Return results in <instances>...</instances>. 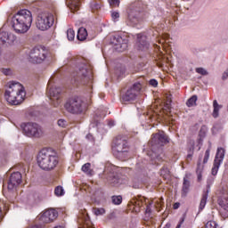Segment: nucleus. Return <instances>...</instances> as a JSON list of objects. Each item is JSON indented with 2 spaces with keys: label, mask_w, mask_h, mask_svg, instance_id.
<instances>
[{
  "label": "nucleus",
  "mask_w": 228,
  "mask_h": 228,
  "mask_svg": "<svg viewBox=\"0 0 228 228\" xmlns=\"http://www.w3.org/2000/svg\"><path fill=\"white\" fill-rule=\"evenodd\" d=\"M110 6H118L120 4V0H109Z\"/></svg>",
  "instance_id": "obj_38"
},
{
  "label": "nucleus",
  "mask_w": 228,
  "mask_h": 228,
  "mask_svg": "<svg viewBox=\"0 0 228 228\" xmlns=\"http://www.w3.org/2000/svg\"><path fill=\"white\" fill-rule=\"evenodd\" d=\"M92 77H94L92 75V66L86 61L78 63L75 77L76 81L82 83V85H86V83L92 81Z\"/></svg>",
  "instance_id": "obj_4"
},
{
  "label": "nucleus",
  "mask_w": 228,
  "mask_h": 228,
  "mask_svg": "<svg viewBox=\"0 0 228 228\" xmlns=\"http://www.w3.org/2000/svg\"><path fill=\"white\" fill-rule=\"evenodd\" d=\"M186 106L188 108H193V106H197V95L191 96L186 102Z\"/></svg>",
  "instance_id": "obj_25"
},
{
  "label": "nucleus",
  "mask_w": 228,
  "mask_h": 228,
  "mask_svg": "<svg viewBox=\"0 0 228 228\" xmlns=\"http://www.w3.org/2000/svg\"><path fill=\"white\" fill-rule=\"evenodd\" d=\"M111 200L113 204H115L116 206H118L122 204V196H112Z\"/></svg>",
  "instance_id": "obj_30"
},
{
  "label": "nucleus",
  "mask_w": 228,
  "mask_h": 228,
  "mask_svg": "<svg viewBox=\"0 0 228 228\" xmlns=\"http://www.w3.org/2000/svg\"><path fill=\"white\" fill-rule=\"evenodd\" d=\"M119 53H122L123 51H126L127 49V44L122 43L121 45H117L116 48Z\"/></svg>",
  "instance_id": "obj_33"
},
{
  "label": "nucleus",
  "mask_w": 228,
  "mask_h": 228,
  "mask_svg": "<svg viewBox=\"0 0 228 228\" xmlns=\"http://www.w3.org/2000/svg\"><path fill=\"white\" fill-rule=\"evenodd\" d=\"M140 90H142V84L135 83L133 87L128 89L126 93L122 96V101L124 102H129L130 101H134L136 99V95L140 94Z\"/></svg>",
  "instance_id": "obj_11"
},
{
  "label": "nucleus",
  "mask_w": 228,
  "mask_h": 228,
  "mask_svg": "<svg viewBox=\"0 0 228 228\" xmlns=\"http://www.w3.org/2000/svg\"><path fill=\"white\" fill-rule=\"evenodd\" d=\"M151 156H152V158H154V154H152Z\"/></svg>",
  "instance_id": "obj_49"
},
{
  "label": "nucleus",
  "mask_w": 228,
  "mask_h": 228,
  "mask_svg": "<svg viewBox=\"0 0 228 228\" xmlns=\"http://www.w3.org/2000/svg\"><path fill=\"white\" fill-rule=\"evenodd\" d=\"M111 17L115 20L118 19V17H120V14H118V12H113L111 13Z\"/></svg>",
  "instance_id": "obj_41"
},
{
  "label": "nucleus",
  "mask_w": 228,
  "mask_h": 228,
  "mask_svg": "<svg viewBox=\"0 0 228 228\" xmlns=\"http://www.w3.org/2000/svg\"><path fill=\"white\" fill-rule=\"evenodd\" d=\"M205 228H218V224L215 221H208L206 224Z\"/></svg>",
  "instance_id": "obj_35"
},
{
  "label": "nucleus",
  "mask_w": 228,
  "mask_h": 228,
  "mask_svg": "<svg viewBox=\"0 0 228 228\" xmlns=\"http://www.w3.org/2000/svg\"><path fill=\"white\" fill-rule=\"evenodd\" d=\"M213 113H212V117H214V118H218V113L220 111V110H222V105L218 104V102H216V100H215L213 102Z\"/></svg>",
  "instance_id": "obj_23"
},
{
  "label": "nucleus",
  "mask_w": 228,
  "mask_h": 228,
  "mask_svg": "<svg viewBox=\"0 0 228 228\" xmlns=\"http://www.w3.org/2000/svg\"><path fill=\"white\" fill-rule=\"evenodd\" d=\"M211 152V148H208L206 151H205V155H204V159H203V165H206V163H208V161H209V154Z\"/></svg>",
  "instance_id": "obj_32"
},
{
  "label": "nucleus",
  "mask_w": 228,
  "mask_h": 228,
  "mask_svg": "<svg viewBox=\"0 0 228 228\" xmlns=\"http://www.w3.org/2000/svg\"><path fill=\"white\" fill-rule=\"evenodd\" d=\"M168 37H169L168 34H164L162 37V39L159 40V44H161V45L165 47V42L168 40Z\"/></svg>",
  "instance_id": "obj_36"
},
{
  "label": "nucleus",
  "mask_w": 228,
  "mask_h": 228,
  "mask_svg": "<svg viewBox=\"0 0 228 228\" xmlns=\"http://www.w3.org/2000/svg\"><path fill=\"white\" fill-rule=\"evenodd\" d=\"M54 193L56 197H63V195H65V191L63 190V187L57 186L54 190Z\"/></svg>",
  "instance_id": "obj_29"
},
{
  "label": "nucleus",
  "mask_w": 228,
  "mask_h": 228,
  "mask_svg": "<svg viewBox=\"0 0 228 228\" xmlns=\"http://www.w3.org/2000/svg\"><path fill=\"white\" fill-rule=\"evenodd\" d=\"M92 165L90 163H86L82 166V172L87 175H94V170L92 169Z\"/></svg>",
  "instance_id": "obj_24"
},
{
  "label": "nucleus",
  "mask_w": 228,
  "mask_h": 228,
  "mask_svg": "<svg viewBox=\"0 0 228 228\" xmlns=\"http://www.w3.org/2000/svg\"><path fill=\"white\" fill-rule=\"evenodd\" d=\"M208 202V192H205L202 195L200 203V211H202V209H204V208H206V203Z\"/></svg>",
  "instance_id": "obj_26"
},
{
  "label": "nucleus",
  "mask_w": 228,
  "mask_h": 228,
  "mask_svg": "<svg viewBox=\"0 0 228 228\" xmlns=\"http://www.w3.org/2000/svg\"><path fill=\"white\" fill-rule=\"evenodd\" d=\"M128 145L127 141L125 139H122L120 137H117L114 141L113 150L116 152H118L119 154H122V152H127L128 151Z\"/></svg>",
  "instance_id": "obj_15"
},
{
  "label": "nucleus",
  "mask_w": 228,
  "mask_h": 228,
  "mask_svg": "<svg viewBox=\"0 0 228 228\" xmlns=\"http://www.w3.org/2000/svg\"><path fill=\"white\" fill-rule=\"evenodd\" d=\"M58 218V211L54 208H50L45 210L43 214H41L39 220L43 224H51V222H54Z\"/></svg>",
  "instance_id": "obj_13"
},
{
  "label": "nucleus",
  "mask_w": 228,
  "mask_h": 228,
  "mask_svg": "<svg viewBox=\"0 0 228 228\" xmlns=\"http://www.w3.org/2000/svg\"><path fill=\"white\" fill-rule=\"evenodd\" d=\"M37 165L42 170H53L58 165V157L48 150H42L37 155Z\"/></svg>",
  "instance_id": "obj_3"
},
{
  "label": "nucleus",
  "mask_w": 228,
  "mask_h": 228,
  "mask_svg": "<svg viewBox=\"0 0 228 228\" xmlns=\"http://www.w3.org/2000/svg\"><path fill=\"white\" fill-rule=\"evenodd\" d=\"M21 127L27 136H35L36 138L42 136V127L37 123H24L21 125Z\"/></svg>",
  "instance_id": "obj_10"
},
{
  "label": "nucleus",
  "mask_w": 228,
  "mask_h": 228,
  "mask_svg": "<svg viewBox=\"0 0 228 228\" xmlns=\"http://www.w3.org/2000/svg\"><path fill=\"white\" fill-rule=\"evenodd\" d=\"M170 104H172V99L167 98L166 102V105H167V108H168V110L170 109Z\"/></svg>",
  "instance_id": "obj_43"
},
{
  "label": "nucleus",
  "mask_w": 228,
  "mask_h": 228,
  "mask_svg": "<svg viewBox=\"0 0 228 228\" xmlns=\"http://www.w3.org/2000/svg\"><path fill=\"white\" fill-rule=\"evenodd\" d=\"M20 183H22V175L20 172L12 173L10 176L7 188L10 191H13V190H17Z\"/></svg>",
  "instance_id": "obj_14"
},
{
  "label": "nucleus",
  "mask_w": 228,
  "mask_h": 228,
  "mask_svg": "<svg viewBox=\"0 0 228 228\" xmlns=\"http://www.w3.org/2000/svg\"><path fill=\"white\" fill-rule=\"evenodd\" d=\"M64 108L69 113L81 115L85 111V103L79 98H72L64 104Z\"/></svg>",
  "instance_id": "obj_5"
},
{
  "label": "nucleus",
  "mask_w": 228,
  "mask_h": 228,
  "mask_svg": "<svg viewBox=\"0 0 228 228\" xmlns=\"http://www.w3.org/2000/svg\"><path fill=\"white\" fill-rule=\"evenodd\" d=\"M67 4L71 12H77L79 6H81L79 0H67Z\"/></svg>",
  "instance_id": "obj_18"
},
{
  "label": "nucleus",
  "mask_w": 228,
  "mask_h": 228,
  "mask_svg": "<svg viewBox=\"0 0 228 228\" xmlns=\"http://www.w3.org/2000/svg\"><path fill=\"white\" fill-rule=\"evenodd\" d=\"M61 89L60 87L53 86V82H48L47 95L51 101V105L54 108H58L61 104Z\"/></svg>",
  "instance_id": "obj_6"
},
{
  "label": "nucleus",
  "mask_w": 228,
  "mask_h": 228,
  "mask_svg": "<svg viewBox=\"0 0 228 228\" xmlns=\"http://www.w3.org/2000/svg\"><path fill=\"white\" fill-rule=\"evenodd\" d=\"M54 24V15L51 13H43L37 17L36 26L40 31H47Z\"/></svg>",
  "instance_id": "obj_7"
},
{
  "label": "nucleus",
  "mask_w": 228,
  "mask_h": 228,
  "mask_svg": "<svg viewBox=\"0 0 228 228\" xmlns=\"http://www.w3.org/2000/svg\"><path fill=\"white\" fill-rule=\"evenodd\" d=\"M151 206H152V202H150L149 205H147L146 213H151Z\"/></svg>",
  "instance_id": "obj_44"
},
{
  "label": "nucleus",
  "mask_w": 228,
  "mask_h": 228,
  "mask_svg": "<svg viewBox=\"0 0 228 228\" xmlns=\"http://www.w3.org/2000/svg\"><path fill=\"white\" fill-rule=\"evenodd\" d=\"M150 117V118H152V116H149Z\"/></svg>",
  "instance_id": "obj_48"
},
{
  "label": "nucleus",
  "mask_w": 228,
  "mask_h": 228,
  "mask_svg": "<svg viewBox=\"0 0 228 228\" xmlns=\"http://www.w3.org/2000/svg\"><path fill=\"white\" fill-rule=\"evenodd\" d=\"M202 170H204V165L200 163V161L198 162L196 172L198 175L202 174ZM199 179H200V175H199Z\"/></svg>",
  "instance_id": "obj_34"
},
{
  "label": "nucleus",
  "mask_w": 228,
  "mask_h": 228,
  "mask_svg": "<svg viewBox=\"0 0 228 228\" xmlns=\"http://www.w3.org/2000/svg\"><path fill=\"white\" fill-rule=\"evenodd\" d=\"M150 85L151 86H153L154 88H156V86H158V80H156V79L150 80Z\"/></svg>",
  "instance_id": "obj_40"
},
{
  "label": "nucleus",
  "mask_w": 228,
  "mask_h": 228,
  "mask_svg": "<svg viewBox=\"0 0 228 228\" xmlns=\"http://www.w3.org/2000/svg\"><path fill=\"white\" fill-rule=\"evenodd\" d=\"M190 191V180L188 178H183V188H182V195L183 197H186L188 192Z\"/></svg>",
  "instance_id": "obj_20"
},
{
  "label": "nucleus",
  "mask_w": 228,
  "mask_h": 228,
  "mask_svg": "<svg viewBox=\"0 0 228 228\" xmlns=\"http://www.w3.org/2000/svg\"><path fill=\"white\" fill-rule=\"evenodd\" d=\"M45 58H47V51L44 48L35 47L28 54V60L31 63H42Z\"/></svg>",
  "instance_id": "obj_9"
},
{
  "label": "nucleus",
  "mask_w": 228,
  "mask_h": 228,
  "mask_svg": "<svg viewBox=\"0 0 228 228\" xmlns=\"http://www.w3.org/2000/svg\"><path fill=\"white\" fill-rule=\"evenodd\" d=\"M168 142V138L165 134V132H159L151 137V140L149 142L150 147L151 148V151L156 156V151H159L161 147H163L164 143Z\"/></svg>",
  "instance_id": "obj_8"
},
{
  "label": "nucleus",
  "mask_w": 228,
  "mask_h": 228,
  "mask_svg": "<svg viewBox=\"0 0 228 228\" xmlns=\"http://www.w3.org/2000/svg\"><path fill=\"white\" fill-rule=\"evenodd\" d=\"M86 37H88V32L86 31V28H80L77 35V40H80V42H83L84 40H86Z\"/></svg>",
  "instance_id": "obj_21"
},
{
  "label": "nucleus",
  "mask_w": 228,
  "mask_h": 228,
  "mask_svg": "<svg viewBox=\"0 0 228 228\" xmlns=\"http://www.w3.org/2000/svg\"><path fill=\"white\" fill-rule=\"evenodd\" d=\"M224 158H225V149L217 148L214 160V167H212V175H216V174H218V169L224 161Z\"/></svg>",
  "instance_id": "obj_12"
},
{
  "label": "nucleus",
  "mask_w": 228,
  "mask_h": 228,
  "mask_svg": "<svg viewBox=\"0 0 228 228\" xmlns=\"http://www.w3.org/2000/svg\"><path fill=\"white\" fill-rule=\"evenodd\" d=\"M12 70L10 69H2V73L4 74V76L10 75Z\"/></svg>",
  "instance_id": "obj_39"
},
{
  "label": "nucleus",
  "mask_w": 228,
  "mask_h": 228,
  "mask_svg": "<svg viewBox=\"0 0 228 228\" xmlns=\"http://www.w3.org/2000/svg\"><path fill=\"white\" fill-rule=\"evenodd\" d=\"M227 77H228V69H226V70L223 73L222 79H223V80H225V79H227Z\"/></svg>",
  "instance_id": "obj_42"
},
{
  "label": "nucleus",
  "mask_w": 228,
  "mask_h": 228,
  "mask_svg": "<svg viewBox=\"0 0 228 228\" xmlns=\"http://www.w3.org/2000/svg\"><path fill=\"white\" fill-rule=\"evenodd\" d=\"M108 181H110V183H115V181H111V178H108Z\"/></svg>",
  "instance_id": "obj_46"
},
{
  "label": "nucleus",
  "mask_w": 228,
  "mask_h": 228,
  "mask_svg": "<svg viewBox=\"0 0 228 228\" xmlns=\"http://www.w3.org/2000/svg\"><path fill=\"white\" fill-rule=\"evenodd\" d=\"M31 24H33V14L28 10L22 9L12 17V28L19 35L28 33Z\"/></svg>",
  "instance_id": "obj_1"
},
{
  "label": "nucleus",
  "mask_w": 228,
  "mask_h": 228,
  "mask_svg": "<svg viewBox=\"0 0 228 228\" xmlns=\"http://www.w3.org/2000/svg\"><path fill=\"white\" fill-rule=\"evenodd\" d=\"M219 204L222 208L220 210L221 216L223 218H228V202L224 203V201H219Z\"/></svg>",
  "instance_id": "obj_22"
},
{
  "label": "nucleus",
  "mask_w": 228,
  "mask_h": 228,
  "mask_svg": "<svg viewBox=\"0 0 228 228\" xmlns=\"http://www.w3.org/2000/svg\"><path fill=\"white\" fill-rule=\"evenodd\" d=\"M17 40V37L12 33L0 30V44H13Z\"/></svg>",
  "instance_id": "obj_17"
},
{
  "label": "nucleus",
  "mask_w": 228,
  "mask_h": 228,
  "mask_svg": "<svg viewBox=\"0 0 228 228\" xmlns=\"http://www.w3.org/2000/svg\"><path fill=\"white\" fill-rule=\"evenodd\" d=\"M67 37H68V40H69V42H72V40L76 38V32L74 31V29L69 28L67 30Z\"/></svg>",
  "instance_id": "obj_28"
},
{
  "label": "nucleus",
  "mask_w": 228,
  "mask_h": 228,
  "mask_svg": "<svg viewBox=\"0 0 228 228\" xmlns=\"http://www.w3.org/2000/svg\"><path fill=\"white\" fill-rule=\"evenodd\" d=\"M135 49H137V51H147V49H149V43L147 42V37L142 34L137 35Z\"/></svg>",
  "instance_id": "obj_16"
},
{
  "label": "nucleus",
  "mask_w": 228,
  "mask_h": 228,
  "mask_svg": "<svg viewBox=\"0 0 228 228\" xmlns=\"http://www.w3.org/2000/svg\"><path fill=\"white\" fill-rule=\"evenodd\" d=\"M4 97L9 104L19 106V104H22L24 99H26V89L24 86L19 82H9Z\"/></svg>",
  "instance_id": "obj_2"
},
{
  "label": "nucleus",
  "mask_w": 228,
  "mask_h": 228,
  "mask_svg": "<svg viewBox=\"0 0 228 228\" xmlns=\"http://www.w3.org/2000/svg\"><path fill=\"white\" fill-rule=\"evenodd\" d=\"M57 125L59 127H62L63 129L69 127V121L64 118L58 119Z\"/></svg>",
  "instance_id": "obj_27"
},
{
  "label": "nucleus",
  "mask_w": 228,
  "mask_h": 228,
  "mask_svg": "<svg viewBox=\"0 0 228 228\" xmlns=\"http://www.w3.org/2000/svg\"><path fill=\"white\" fill-rule=\"evenodd\" d=\"M196 72L201 76H208V71L204 68H197Z\"/></svg>",
  "instance_id": "obj_37"
},
{
  "label": "nucleus",
  "mask_w": 228,
  "mask_h": 228,
  "mask_svg": "<svg viewBox=\"0 0 228 228\" xmlns=\"http://www.w3.org/2000/svg\"><path fill=\"white\" fill-rule=\"evenodd\" d=\"M179 208V203H175V205H174V209H177Z\"/></svg>",
  "instance_id": "obj_45"
},
{
  "label": "nucleus",
  "mask_w": 228,
  "mask_h": 228,
  "mask_svg": "<svg viewBox=\"0 0 228 228\" xmlns=\"http://www.w3.org/2000/svg\"><path fill=\"white\" fill-rule=\"evenodd\" d=\"M94 213L96 215V216H101L106 213V210L102 208H94Z\"/></svg>",
  "instance_id": "obj_31"
},
{
  "label": "nucleus",
  "mask_w": 228,
  "mask_h": 228,
  "mask_svg": "<svg viewBox=\"0 0 228 228\" xmlns=\"http://www.w3.org/2000/svg\"><path fill=\"white\" fill-rule=\"evenodd\" d=\"M138 15H140V9H134V7H131L128 11V19L134 22L135 19H138Z\"/></svg>",
  "instance_id": "obj_19"
},
{
  "label": "nucleus",
  "mask_w": 228,
  "mask_h": 228,
  "mask_svg": "<svg viewBox=\"0 0 228 228\" xmlns=\"http://www.w3.org/2000/svg\"><path fill=\"white\" fill-rule=\"evenodd\" d=\"M118 39H119V40H122V37H119Z\"/></svg>",
  "instance_id": "obj_47"
}]
</instances>
